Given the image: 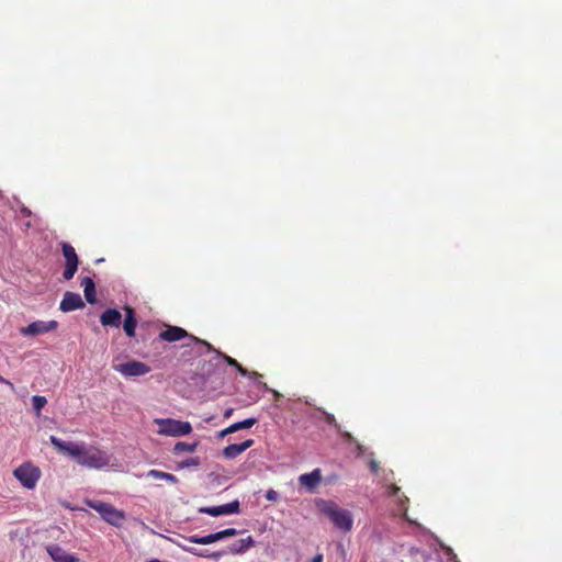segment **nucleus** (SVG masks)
<instances>
[{
  "label": "nucleus",
  "instance_id": "obj_28",
  "mask_svg": "<svg viewBox=\"0 0 562 562\" xmlns=\"http://www.w3.org/2000/svg\"><path fill=\"white\" fill-rule=\"evenodd\" d=\"M221 531H222L223 539H227V538L234 537L239 533V531L235 528H227V529H224Z\"/></svg>",
  "mask_w": 562,
  "mask_h": 562
},
{
  "label": "nucleus",
  "instance_id": "obj_41",
  "mask_svg": "<svg viewBox=\"0 0 562 562\" xmlns=\"http://www.w3.org/2000/svg\"><path fill=\"white\" fill-rule=\"evenodd\" d=\"M312 562H323V554H322V553L316 554V555L313 558Z\"/></svg>",
  "mask_w": 562,
  "mask_h": 562
},
{
  "label": "nucleus",
  "instance_id": "obj_9",
  "mask_svg": "<svg viewBox=\"0 0 562 562\" xmlns=\"http://www.w3.org/2000/svg\"><path fill=\"white\" fill-rule=\"evenodd\" d=\"M46 551L54 562H78L79 561V559L76 555L68 553L65 549H63L58 544H48L46 547Z\"/></svg>",
  "mask_w": 562,
  "mask_h": 562
},
{
  "label": "nucleus",
  "instance_id": "obj_4",
  "mask_svg": "<svg viewBox=\"0 0 562 562\" xmlns=\"http://www.w3.org/2000/svg\"><path fill=\"white\" fill-rule=\"evenodd\" d=\"M154 423L158 425V434L162 436L181 437L192 431V426L189 422L172 418H156Z\"/></svg>",
  "mask_w": 562,
  "mask_h": 562
},
{
  "label": "nucleus",
  "instance_id": "obj_22",
  "mask_svg": "<svg viewBox=\"0 0 562 562\" xmlns=\"http://www.w3.org/2000/svg\"><path fill=\"white\" fill-rule=\"evenodd\" d=\"M33 409L37 416H40L42 408L47 404L45 396L34 395L32 397Z\"/></svg>",
  "mask_w": 562,
  "mask_h": 562
},
{
  "label": "nucleus",
  "instance_id": "obj_36",
  "mask_svg": "<svg viewBox=\"0 0 562 562\" xmlns=\"http://www.w3.org/2000/svg\"><path fill=\"white\" fill-rule=\"evenodd\" d=\"M223 551L213 552L210 554V559H213L215 561H218L223 557Z\"/></svg>",
  "mask_w": 562,
  "mask_h": 562
},
{
  "label": "nucleus",
  "instance_id": "obj_2",
  "mask_svg": "<svg viewBox=\"0 0 562 562\" xmlns=\"http://www.w3.org/2000/svg\"><path fill=\"white\" fill-rule=\"evenodd\" d=\"M316 506L333 525L342 532L351 531L353 527V516L350 510L338 506L331 501L317 499Z\"/></svg>",
  "mask_w": 562,
  "mask_h": 562
},
{
  "label": "nucleus",
  "instance_id": "obj_38",
  "mask_svg": "<svg viewBox=\"0 0 562 562\" xmlns=\"http://www.w3.org/2000/svg\"><path fill=\"white\" fill-rule=\"evenodd\" d=\"M400 506L403 508L404 512H406L405 504L408 502L407 497L403 496L398 498Z\"/></svg>",
  "mask_w": 562,
  "mask_h": 562
},
{
  "label": "nucleus",
  "instance_id": "obj_20",
  "mask_svg": "<svg viewBox=\"0 0 562 562\" xmlns=\"http://www.w3.org/2000/svg\"><path fill=\"white\" fill-rule=\"evenodd\" d=\"M220 356H222L224 358V360L232 367H235L237 368V370L239 371V373L244 376L246 375H254V376H260V374H258L257 372H252V373H249L245 368H243L235 359L226 356V355H222V353H218Z\"/></svg>",
  "mask_w": 562,
  "mask_h": 562
},
{
  "label": "nucleus",
  "instance_id": "obj_1",
  "mask_svg": "<svg viewBox=\"0 0 562 562\" xmlns=\"http://www.w3.org/2000/svg\"><path fill=\"white\" fill-rule=\"evenodd\" d=\"M49 441L56 449L74 458L80 465L91 469L111 465L112 457L109 453L85 442L63 441L56 436H50Z\"/></svg>",
  "mask_w": 562,
  "mask_h": 562
},
{
  "label": "nucleus",
  "instance_id": "obj_42",
  "mask_svg": "<svg viewBox=\"0 0 562 562\" xmlns=\"http://www.w3.org/2000/svg\"><path fill=\"white\" fill-rule=\"evenodd\" d=\"M228 434H231V432L228 431V427H227V428L223 429V430L220 432V437H224V436H226V435H228Z\"/></svg>",
  "mask_w": 562,
  "mask_h": 562
},
{
  "label": "nucleus",
  "instance_id": "obj_31",
  "mask_svg": "<svg viewBox=\"0 0 562 562\" xmlns=\"http://www.w3.org/2000/svg\"><path fill=\"white\" fill-rule=\"evenodd\" d=\"M20 213L25 217H31L33 215L32 211L24 205H20Z\"/></svg>",
  "mask_w": 562,
  "mask_h": 562
},
{
  "label": "nucleus",
  "instance_id": "obj_13",
  "mask_svg": "<svg viewBox=\"0 0 562 562\" xmlns=\"http://www.w3.org/2000/svg\"><path fill=\"white\" fill-rule=\"evenodd\" d=\"M256 542L251 536L247 538L239 539L228 547V552L232 554H243L247 552L250 548L255 547Z\"/></svg>",
  "mask_w": 562,
  "mask_h": 562
},
{
  "label": "nucleus",
  "instance_id": "obj_39",
  "mask_svg": "<svg viewBox=\"0 0 562 562\" xmlns=\"http://www.w3.org/2000/svg\"><path fill=\"white\" fill-rule=\"evenodd\" d=\"M370 468H371V470H372L373 472H376V471H378V469H379V464H378V462H376L375 460H371V461H370Z\"/></svg>",
  "mask_w": 562,
  "mask_h": 562
},
{
  "label": "nucleus",
  "instance_id": "obj_44",
  "mask_svg": "<svg viewBox=\"0 0 562 562\" xmlns=\"http://www.w3.org/2000/svg\"><path fill=\"white\" fill-rule=\"evenodd\" d=\"M357 448H358V451H359L358 453H359V454H362V453H363V450H364L363 446H361V445H359V443H358V445H357Z\"/></svg>",
  "mask_w": 562,
  "mask_h": 562
},
{
  "label": "nucleus",
  "instance_id": "obj_6",
  "mask_svg": "<svg viewBox=\"0 0 562 562\" xmlns=\"http://www.w3.org/2000/svg\"><path fill=\"white\" fill-rule=\"evenodd\" d=\"M113 369L126 378L142 376L150 371L149 366L136 360L115 364Z\"/></svg>",
  "mask_w": 562,
  "mask_h": 562
},
{
  "label": "nucleus",
  "instance_id": "obj_8",
  "mask_svg": "<svg viewBox=\"0 0 562 562\" xmlns=\"http://www.w3.org/2000/svg\"><path fill=\"white\" fill-rule=\"evenodd\" d=\"M58 327L56 321H36L25 327L20 328V334L24 337H34L55 330Z\"/></svg>",
  "mask_w": 562,
  "mask_h": 562
},
{
  "label": "nucleus",
  "instance_id": "obj_25",
  "mask_svg": "<svg viewBox=\"0 0 562 562\" xmlns=\"http://www.w3.org/2000/svg\"><path fill=\"white\" fill-rule=\"evenodd\" d=\"M200 513L207 514L213 517L222 516L221 514V506H209V507H201L199 509Z\"/></svg>",
  "mask_w": 562,
  "mask_h": 562
},
{
  "label": "nucleus",
  "instance_id": "obj_43",
  "mask_svg": "<svg viewBox=\"0 0 562 562\" xmlns=\"http://www.w3.org/2000/svg\"><path fill=\"white\" fill-rule=\"evenodd\" d=\"M344 437H345L347 440H349V441H352V440H353L352 436H351L349 432H345V434H344Z\"/></svg>",
  "mask_w": 562,
  "mask_h": 562
},
{
  "label": "nucleus",
  "instance_id": "obj_34",
  "mask_svg": "<svg viewBox=\"0 0 562 562\" xmlns=\"http://www.w3.org/2000/svg\"><path fill=\"white\" fill-rule=\"evenodd\" d=\"M398 493H400V488L397 486H395V485L389 486V495L390 496L395 497L398 495Z\"/></svg>",
  "mask_w": 562,
  "mask_h": 562
},
{
  "label": "nucleus",
  "instance_id": "obj_19",
  "mask_svg": "<svg viewBox=\"0 0 562 562\" xmlns=\"http://www.w3.org/2000/svg\"><path fill=\"white\" fill-rule=\"evenodd\" d=\"M221 506V514L223 515H233L238 514L240 510V504L238 501H233L231 503L220 505Z\"/></svg>",
  "mask_w": 562,
  "mask_h": 562
},
{
  "label": "nucleus",
  "instance_id": "obj_32",
  "mask_svg": "<svg viewBox=\"0 0 562 562\" xmlns=\"http://www.w3.org/2000/svg\"><path fill=\"white\" fill-rule=\"evenodd\" d=\"M186 540L191 543L201 544V536L198 535L189 536L188 538H186Z\"/></svg>",
  "mask_w": 562,
  "mask_h": 562
},
{
  "label": "nucleus",
  "instance_id": "obj_45",
  "mask_svg": "<svg viewBox=\"0 0 562 562\" xmlns=\"http://www.w3.org/2000/svg\"><path fill=\"white\" fill-rule=\"evenodd\" d=\"M0 381L7 383L11 389H13V384L11 382L4 380L3 378H0Z\"/></svg>",
  "mask_w": 562,
  "mask_h": 562
},
{
  "label": "nucleus",
  "instance_id": "obj_46",
  "mask_svg": "<svg viewBox=\"0 0 562 562\" xmlns=\"http://www.w3.org/2000/svg\"><path fill=\"white\" fill-rule=\"evenodd\" d=\"M25 227H26V228L32 227V223H31V222H26V223H25Z\"/></svg>",
  "mask_w": 562,
  "mask_h": 562
},
{
  "label": "nucleus",
  "instance_id": "obj_27",
  "mask_svg": "<svg viewBox=\"0 0 562 562\" xmlns=\"http://www.w3.org/2000/svg\"><path fill=\"white\" fill-rule=\"evenodd\" d=\"M256 422L257 420L255 418H248L243 422H237V424H238V427L240 430V429H247V428L252 427L256 424Z\"/></svg>",
  "mask_w": 562,
  "mask_h": 562
},
{
  "label": "nucleus",
  "instance_id": "obj_15",
  "mask_svg": "<svg viewBox=\"0 0 562 562\" xmlns=\"http://www.w3.org/2000/svg\"><path fill=\"white\" fill-rule=\"evenodd\" d=\"M125 311H126V317L123 323V328H124L125 334L128 337H134L135 328H136V318H135L134 310L127 306V307H125Z\"/></svg>",
  "mask_w": 562,
  "mask_h": 562
},
{
  "label": "nucleus",
  "instance_id": "obj_3",
  "mask_svg": "<svg viewBox=\"0 0 562 562\" xmlns=\"http://www.w3.org/2000/svg\"><path fill=\"white\" fill-rule=\"evenodd\" d=\"M85 503L87 506L98 512L101 518L108 524L114 527H121L123 525L125 520L124 512L119 510L111 504L95 499H85Z\"/></svg>",
  "mask_w": 562,
  "mask_h": 562
},
{
  "label": "nucleus",
  "instance_id": "obj_12",
  "mask_svg": "<svg viewBox=\"0 0 562 562\" xmlns=\"http://www.w3.org/2000/svg\"><path fill=\"white\" fill-rule=\"evenodd\" d=\"M252 445H254L252 439H247L240 443L228 445L226 448H224L223 456L226 459H235L236 457L241 454L244 451H246L248 448H250Z\"/></svg>",
  "mask_w": 562,
  "mask_h": 562
},
{
  "label": "nucleus",
  "instance_id": "obj_37",
  "mask_svg": "<svg viewBox=\"0 0 562 562\" xmlns=\"http://www.w3.org/2000/svg\"><path fill=\"white\" fill-rule=\"evenodd\" d=\"M447 550V554L449 555V559L452 561V562H459L457 560V557L456 554L453 553V551L450 549V548H445Z\"/></svg>",
  "mask_w": 562,
  "mask_h": 562
},
{
  "label": "nucleus",
  "instance_id": "obj_10",
  "mask_svg": "<svg viewBox=\"0 0 562 562\" xmlns=\"http://www.w3.org/2000/svg\"><path fill=\"white\" fill-rule=\"evenodd\" d=\"M322 481V471L314 469L310 473H304L299 476V483L308 492H314Z\"/></svg>",
  "mask_w": 562,
  "mask_h": 562
},
{
  "label": "nucleus",
  "instance_id": "obj_30",
  "mask_svg": "<svg viewBox=\"0 0 562 562\" xmlns=\"http://www.w3.org/2000/svg\"><path fill=\"white\" fill-rule=\"evenodd\" d=\"M325 422L329 425L337 426L335 416L333 414L324 412Z\"/></svg>",
  "mask_w": 562,
  "mask_h": 562
},
{
  "label": "nucleus",
  "instance_id": "obj_33",
  "mask_svg": "<svg viewBox=\"0 0 562 562\" xmlns=\"http://www.w3.org/2000/svg\"><path fill=\"white\" fill-rule=\"evenodd\" d=\"M211 539H212V543H214L216 541L224 540L223 536H222V531H217V532L211 533Z\"/></svg>",
  "mask_w": 562,
  "mask_h": 562
},
{
  "label": "nucleus",
  "instance_id": "obj_26",
  "mask_svg": "<svg viewBox=\"0 0 562 562\" xmlns=\"http://www.w3.org/2000/svg\"><path fill=\"white\" fill-rule=\"evenodd\" d=\"M198 465H200L199 458H188L179 463V468H181V469L198 467Z\"/></svg>",
  "mask_w": 562,
  "mask_h": 562
},
{
  "label": "nucleus",
  "instance_id": "obj_17",
  "mask_svg": "<svg viewBox=\"0 0 562 562\" xmlns=\"http://www.w3.org/2000/svg\"><path fill=\"white\" fill-rule=\"evenodd\" d=\"M61 250H63V255L65 257V260H66V263H70V265H79V259H78V256L76 254V250L75 248L68 244V243H63L61 244Z\"/></svg>",
  "mask_w": 562,
  "mask_h": 562
},
{
  "label": "nucleus",
  "instance_id": "obj_35",
  "mask_svg": "<svg viewBox=\"0 0 562 562\" xmlns=\"http://www.w3.org/2000/svg\"><path fill=\"white\" fill-rule=\"evenodd\" d=\"M211 543H212L211 533L206 535V536H201V544L206 546V544H211Z\"/></svg>",
  "mask_w": 562,
  "mask_h": 562
},
{
  "label": "nucleus",
  "instance_id": "obj_21",
  "mask_svg": "<svg viewBox=\"0 0 562 562\" xmlns=\"http://www.w3.org/2000/svg\"><path fill=\"white\" fill-rule=\"evenodd\" d=\"M196 447H198L196 442L188 443V442L179 441L175 445L173 452L176 454L181 453V452H194L196 450Z\"/></svg>",
  "mask_w": 562,
  "mask_h": 562
},
{
  "label": "nucleus",
  "instance_id": "obj_7",
  "mask_svg": "<svg viewBox=\"0 0 562 562\" xmlns=\"http://www.w3.org/2000/svg\"><path fill=\"white\" fill-rule=\"evenodd\" d=\"M184 337H189L192 341L201 345L202 347H204L206 349V351H211L213 349L209 342H206L204 340H200L196 337L189 335L181 327L170 326L166 330L160 333V338L166 341H177Z\"/></svg>",
  "mask_w": 562,
  "mask_h": 562
},
{
  "label": "nucleus",
  "instance_id": "obj_16",
  "mask_svg": "<svg viewBox=\"0 0 562 562\" xmlns=\"http://www.w3.org/2000/svg\"><path fill=\"white\" fill-rule=\"evenodd\" d=\"M81 285L83 286L86 300L93 304L95 302V285L93 280L89 277H85L81 280Z\"/></svg>",
  "mask_w": 562,
  "mask_h": 562
},
{
  "label": "nucleus",
  "instance_id": "obj_18",
  "mask_svg": "<svg viewBox=\"0 0 562 562\" xmlns=\"http://www.w3.org/2000/svg\"><path fill=\"white\" fill-rule=\"evenodd\" d=\"M147 476L151 477V479H155V480H166V481H169L171 483H176L178 481L177 477L173 474H170V473H167V472H162V471H159V470H150V471H148Z\"/></svg>",
  "mask_w": 562,
  "mask_h": 562
},
{
  "label": "nucleus",
  "instance_id": "obj_23",
  "mask_svg": "<svg viewBox=\"0 0 562 562\" xmlns=\"http://www.w3.org/2000/svg\"><path fill=\"white\" fill-rule=\"evenodd\" d=\"M182 548V550H184L186 552H189L195 557H199V558H207L210 559V552L209 550H205V549H198L195 547H189V546H180Z\"/></svg>",
  "mask_w": 562,
  "mask_h": 562
},
{
  "label": "nucleus",
  "instance_id": "obj_24",
  "mask_svg": "<svg viewBox=\"0 0 562 562\" xmlns=\"http://www.w3.org/2000/svg\"><path fill=\"white\" fill-rule=\"evenodd\" d=\"M78 269V265H68L66 263L65 266V269H64V272H63V277L65 280H70L74 278L76 271Z\"/></svg>",
  "mask_w": 562,
  "mask_h": 562
},
{
  "label": "nucleus",
  "instance_id": "obj_40",
  "mask_svg": "<svg viewBox=\"0 0 562 562\" xmlns=\"http://www.w3.org/2000/svg\"><path fill=\"white\" fill-rule=\"evenodd\" d=\"M238 430H239V427H238V424H237V423H235V424H233V425H231V426L228 427V431H229L231 434H233V432H235V431H238Z\"/></svg>",
  "mask_w": 562,
  "mask_h": 562
},
{
  "label": "nucleus",
  "instance_id": "obj_29",
  "mask_svg": "<svg viewBox=\"0 0 562 562\" xmlns=\"http://www.w3.org/2000/svg\"><path fill=\"white\" fill-rule=\"evenodd\" d=\"M266 498L270 502H276L279 498V493L274 490H268L266 492Z\"/></svg>",
  "mask_w": 562,
  "mask_h": 562
},
{
  "label": "nucleus",
  "instance_id": "obj_5",
  "mask_svg": "<svg viewBox=\"0 0 562 562\" xmlns=\"http://www.w3.org/2000/svg\"><path fill=\"white\" fill-rule=\"evenodd\" d=\"M13 474L22 486L27 490H33L41 477L40 469L30 462L21 464L14 470Z\"/></svg>",
  "mask_w": 562,
  "mask_h": 562
},
{
  "label": "nucleus",
  "instance_id": "obj_11",
  "mask_svg": "<svg viewBox=\"0 0 562 562\" xmlns=\"http://www.w3.org/2000/svg\"><path fill=\"white\" fill-rule=\"evenodd\" d=\"M85 306V303L78 293L66 292L60 302L59 308L63 312H71Z\"/></svg>",
  "mask_w": 562,
  "mask_h": 562
},
{
  "label": "nucleus",
  "instance_id": "obj_14",
  "mask_svg": "<svg viewBox=\"0 0 562 562\" xmlns=\"http://www.w3.org/2000/svg\"><path fill=\"white\" fill-rule=\"evenodd\" d=\"M122 315L121 313L115 308H109L104 311L101 315V324L103 326H112V327H120L121 325Z\"/></svg>",
  "mask_w": 562,
  "mask_h": 562
}]
</instances>
